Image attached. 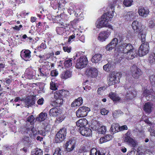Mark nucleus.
Wrapping results in <instances>:
<instances>
[{
  "label": "nucleus",
  "mask_w": 155,
  "mask_h": 155,
  "mask_svg": "<svg viewBox=\"0 0 155 155\" xmlns=\"http://www.w3.org/2000/svg\"><path fill=\"white\" fill-rule=\"evenodd\" d=\"M117 50L119 52L124 53L128 59H133L137 54V51L130 43H123L117 47Z\"/></svg>",
  "instance_id": "obj_1"
},
{
  "label": "nucleus",
  "mask_w": 155,
  "mask_h": 155,
  "mask_svg": "<svg viewBox=\"0 0 155 155\" xmlns=\"http://www.w3.org/2000/svg\"><path fill=\"white\" fill-rule=\"evenodd\" d=\"M112 7L111 12L104 14L100 18L97 20L95 23L97 28H100L103 27H108L113 30L112 26L109 23L114 16V9Z\"/></svg>",
  "instance_id": "obj_2"
},
{
  "label": "nucleus",
  "mask_w": 155,
  "mask_h": 155,
  "mask_svg": "<svg viewBox=\"0 0 155 155\" xmlns=\"http://www.w3.org/2000/svg\"><path fill=\"white\" fill-rule=\"evenodd\" d=\"M122 74L120 72H113L110 75L109 77L108 81L109 86L114 85L119 82L120 78L121 77Z\"/></svg>",
  "instance_id": "obj_3"
},
{
  "label": "nucleus",
  "mask_w": 155,
  "mask_h": 155,
  "mask_svg": "<svg viewBox=\"0 0 155 155\" xmlns=\"http://www.w3.org/2000/svg\"><path fill=\"white\" fill-rule=\"evenodd\" d=\"M87 63V58L84 56H81L77 59L75 67L77 69H82L85 67Z\"/></svg>",
  "instance_id": "obj_4"
},
{
  "label": "nucleus",
  "mask_w": 155,
  "mask_h": 155,
  "mask_svg": "<svg viewBox=\"0 0 155 155\" xmlns=\"http://www.w3.org/2000/svg\"><path fill=\"white\" fill-rule=\"evenodd\" d=\"M149 44L147 42L143 43L140 46L138 52L139 55L142 56L146 55L148 53L149 50Z\"/></svg>",
  "instance_id": "obj_5"
},
{
  "label": "nucleus",
  "mask_w": 155,
  "mask_h": 155,
  "mask_svg": "<svg viewBox=\"0 0 155 155\" xmlns=\"http://www.w3.org/2000/svg\"><path fill=\"white\" fill-rule=\"evenodd\" d=\"M125 88L126 89L128 90L127 91V94L125 98V100L127 101H128L133 99L136 97L137 94L136 92L134 89L130 87V86L129 88H128L126 86H125Z\"/></svg>",
  "instance_id": "obj_6"
},
{
  "label": "nucleus",
  "mask_w": 155,
  "mask_h": 155,
  "mask_svg": "<svg viewBox=\"0 0 155 155\" xmlns=\"http://www.w3.org/2000/svg\"><path fill=\"white\" fill-rule=\"evenodd\" d=\"M66 135V129L64 128L61 129L57 134L55 140L57 143H60L65 138Z\"/></svg>",
  "instance_id": "obj_7"
},
{
  "label": "nucleus",
  "mask_w": 155,
  "mask_h": 155,
  "mask_svg": "<svg viewBox=\"0 0 155 155\" xmlns=\"http://www.w3.org/2000/svg\"><path fill=\"white\" fill-rule=\"evenodd\" d=\"M90 110L89 107L85 106L80 107L76 112L77 116L78 117H84L87 115Z\"/></svg>",
  "instance_id": "obj_8"
},
{
  "label": "nucleus",
  "mask_w": 155,
  "mask_h": 155,
  "mask_svg": "<svg viewBox=\"0 0 155 155\" xmlns=\"http://www.w3.org/2000/svg\"><path fill=\"white\" fill-rule=\"evenodd\" d=\"M143 95L147 101H155V94L152 90H145L143 92Z\"/></svg>",
  "instance_id": "obj_9"
},
{
  "label": "nucleus",
  "mask_w": 155,
  "mask_h": 155,
  "mask_svg": "<svg viewBox=\"0 0 155 155\" xmlns=\"http://www.w3.org/2000/svg\"><path fill=\"white\" fill-rule=\"evenodd\" d=\"M132 27L134 31H136V32L143 30L145 28L144 25L137 20H134L133 22Z\"/></svg>",
  "instance_id": "obj_10"
},
{
  "label": "nucleus",
  "mask_w": 155,
  "mask_h": 155,
  "mask_svg": "<svg viewBox=\"0 0 155 155\" xmlns=\"http://www.w3.org/2000/svg\"><path fill=\"white\" fill-rule=\"evenodd\" d=\"M111 32L107 30L106 31L101 32L98 37V39L101 42H103L108 38L110 35Z\"/></svg>",
  "instance_id": "obj_11"
},
{
  "label": "nucleus",
  "mask_w": 155,
  "mask_h": 155,
  "mask_svg": "<svg viewBox=\"0 0 155 155\" xmlns=\"http://www.w3.org/2000/svg\"><path fill=\"white\" fill-rule=\"evenodd\" d=\"M36 74L35 70L31 67L27 68L25 73L26 78L31 79L35 78V76Z\"/></svg>",
  "instance_id": "obj_12"
},
{
  "label": "nucleus",
  "mask_w": 155,
  "mask_h": 155,
  "mask_svg": "<svg viewBox=\"0 0 155 155\" xmlns=\"http://www.w3.org/2000/svg\"><path fill=\"white\" fill-rule=\"evenodd\" d=\"M132 76L135 78H138L142 74L141 70L135 65H133L131 68Z\"/></svg>",
  "instance_id": "obj_13"
},
{
  "label": "nucleus",
  "mask_w": 155,
  "mask_h": 155,
  "mask_svg": "<svg viewBox=\"0 0 155 155\" xmlns=\"http://www.w3.org/2000/svg\"><path fill=\"white\" fill-rule=\"evenodd\" d=\"M94 124L95 125L93 126V124L92 125V128L94 130H97L99 134H103L106 131V130L105 126H100L99 124L97 122L95 123Z\"/></svg>",
  "instance_id": "obj_14"
},
{
  "label": "nucleus",
  "mask_w": 155,
  "mask_h": 155,
  "mask_svg": "<svg viewBox=\"0 0 155 155\" xmlns=\"http://www.w3.org/2000/svg\"><path fill=\"white\" fill-rule=\"evenodd\" d=\"M130 133L127 132L124 137V141L129 144L132 145V147H135L136 145V141L130 137Z\"/></svg>",
  "instance_id": "obj_15"
},
{
  "label": "nucleus",
  "mask_w": 155,
  "mask_h": 155,
  "mask_svg": "<svg viewBox=\"0 0 155 155\" xmlns=\"http://www.w3.org/2000/svg\"><path fill=\"white\" fill-rule=\"evenodd\" d=\"M86 73L89 77L95 78L97 75L98 71L97 69L96 68L91 67L87 69Z\"/></svg>",
  "instance_id": "obj_16"
},
{
  "label": "nucleus",
  "mask_w": 155,
  "mask_h": 155,
  "mask_svg": "<svg viewBox=\"0 0 155 155\" xmlns=\"http://www.w3.org/2000/svg\"><path fill=\"white\" fill-rule=\"evenodd\" d=\"M70 25L65 24L62 25L60 27H57L56 29V31L58 34L62 35L64 32L69 30L70 29Z\"/></svg>",
  "instance_id": "obj_17"
},
{
  "label": "nucleus",
  "mask_w": 155,
  "mask_h": 155,
  "mask_svg": "<svg viewBox=\"0 0 155 155\" xmlns=\"http://www.w3.org/2000/svg\"><path fill=\"white\" fill-rule=\"evenodd\" d=\"M21 57L24 60L27 61L31 57V52L28 50H23L20 53Z\"/></svg>",
  "instance_id": "obj_18"
},
{
  "label": "nucleus",
  "mask_w": 155,
  "mask_h": 155,
  "mask_svg": "<svg viewBox=\"0 0 155 155\" xmlns=\"http://www.w3.org/2000/svg\"><path fill=\"white\" fill-rule=\"evenodd\" d=\"M64 147L66 151L71 152L72 151L75 147L74 143L71 140L67 141L64 145Z\"/></svg>",
  "instance_id": "obj_19"
},
{
  "label": "nucleus",
  "mask_w": 155,
  "mask_h": 155,
  "mask_svg": "<svg viewBox=\"0 0 155 155\" xmlns=\"http://www.w3.org/2000/svg\"><path fill=\"white\" fill-rule=\"evenodd\" d=\"M138 12L140 16L146 18L149 14V11L147 8L140 7L139 8Z\"/></svg>",
  "instance_id": "obj_20"
},
{
  "label": "nucleus",
  "mask_w": 155,
  "mask_h": 155,
  "mask_svg": "<svg viewBox=\"0 0 155 155\" xmlns=\"http://www.w3.org/2000/svg\"><path fill=\"white\" fill-rule=\"evenodd\" d=\"M79 131L81 134L83 136L88 137L91 134V130L88 127L79 128Z\"/></svg>",
  "instance_id": "obj_21"
},
{
  "label": "nucleus",
  "mask_w": 155,
  "mask_h": 155,
  "mask_svg": "<svg viewBox=\"0 0 155 155\" xmlns=\"http://www.w3.org/2000/svg\"><path fill=\"white\" fill-rule=\"evenodd\" d=\"M72 75V71L68 70L63 72L60 75L61 79L64 80L68 79L71 77Z\"/></svg>",
  "instance_id": "obj_22"
},
{
  "label": "nucleus",
  "mask_w": 155,
  "mask_h": 155,
  "mask_svg": "<svg viewBox=\"0 0 155 155\" xmlns=\"http://www.w3.org/2000/svg\"><path fill=\"white\" fill-rule=\"evenodd\" d=\"M61 114V112L56 107H53L49 111V114L50 116L55 117Z\"/></svg>",
  "instance_id": "obj_23"
},
{
  "label": "nucleus",
  "mask_w": 155,
  "mask_h": 155,
  "mask_svg": "<svg viewBox=\"0 0 155 155\" xmlns=\"http://www.w3.org/2000/svg\"><path fill=\"white\" fill-rule=\"evenodd\" d=\"M88 122L85 118L80 119L76 122V125L77 126L80 127V128L84 127L87 125Z\"/></svg>",
  "instance_id": "obj_24"
},
{
  "label": "nucleus",
  "mask_w": 155,
  "mask_h": 155,
  "mask_svg": "<svg viewBox=\"0 0 155 155\" xmlns=\"http://www.w3.org/2000/svg\"><path fill=\"white\" fill-rule=\"evenodd\" d=\"M110 130L112 133L114 134L120 131V127L118 124H113L111 125Z\"/></svg>",
  "instance_id": "obj_25"
},
{
  "label": "nucleus",
  "mask_w": 155,
  "mask_h": 155,
  "mask_svg": "<svg viewBox=\"0 0 155 155\" xmlns=\"http://www.w3.org/2000/svg\"><path fill=\"white\" fill-rule=\"evenodd\" d=\"M153 105L150 102L146 103L144 105V110L148 113H150L153 108Z\"/></svg>",
  "instance_id": "obj_26"
},
{
  "label": "nucleus",
  "mask_w": 155,
  "mask_h": 155,
  "mask_svg": "<svg viewBox=\"0 0 155 155\" xmlns=\"http://www.w3.org/2000/svg\"><path fill=\"white\" fill-rule=\"evenodd\" d=\"M83 103V99L82 97H79L73 101L71 104L72 107H75L80 106Z\"/></svg>",
  "instance_id": "obj_27"
},
{
  "label": "nucleus",
  "mask_w": 155,
  "mask_h": 155,
  "mask_svg": "<svg viewBox=\"0 0 155 155\" xmlns=\"http://www.w3.org/2000/svg\"><path fill=\"white\" fill-rule=\"evenodd\" d=\"M59 84L54 80L52 79L50 83V89L51 90L56 91L58 89Z\"/></svg>",
  "instance_id": "obj_28"
},
{
  "label": "nucleus",
  "mask_w": 155,
  "mask_h": 155,
  "mask_svg": "<svg viewBox=\"0 0 155 155\" xmlns=\"http://www.w3.org/2000/svg\"><path fill=\"white\" fill-rule=\"evenodd\" d=\"M134 17V13L132 11L127 12L124 16L125 19L127 21L133 19Z\"/></svg>",
  "instance_id": "obj_29"
},
{
  "label": "nucleus",
  "mask_w": 155,
  "mask_h": 155,
  "mask_svg": "<svg viewBox=\"0 0 155 155\" xmlns=\"http://www.w3.org/2000/svg\"><path fill=\"white\" fill-rule=\"evenodd\" d=\"M112 138V136L110 135H107L100 138L99 142L102 143L111 140Z\"/></svg>",
  "instance_id": "obj_30"
},
{
  "label": "nucleus",
  "mask_w": 155,
  "mask_h": 155,
  "mask_svg": "<svg viewBox=\"0 0 155 155\" xmlns=\"http://www.w3.org/2000/svg\"><path fill=\"white\" fill-rule=\"evenodd\" d=\"M102 55L100 54H96L92 58L91 60L93 62L97 63L101 60Z\"/></svg>",
  "instance_id": "obj_31"
},
{
  "label": "nucleus",
  "mask_w": 155,
  "mask_h": 155,
  "mask_svg": "<svg viewBox=\"0 0 155 155\" xmlns=\"http://www.w3.org/2000/svg\"><path fill=\"white\" fill-rule=\"evenodd\" d=\"M47 116V113H46L41 112L36 118V120L38 121H43L46 119Z\"/></svg>",
  "instance_id": "obj_32"
},
{
  "label": "nucleus",
  "mask_w": 155,
  "mask_h": 155,
  "mask_svg": "<svg viewBox=\"0 0 155 155\" xmlns=\"http://www.w3.org/2000/svg\"><path fill=\"white\" fill-rule=\"evenodd\" d=\"M25 102L26 105L28 107L35 104V100L33 99L26 98L25 100Z\"/></svg>",
  "instance_id": "obj_33"
},
{
  "label": "nucleus",
  "mask_w": 155,
  "mask_h": 155,
  "mask_svg": "<svg viewBox=\"0 0 155 155\" xmlns=\"http://www.w3.org/2000/svg\"><path fill=\"white\" fill-rule=\"evenodd\" d=\"M109 96L113 101H118L120 100V98L115 93L111 92L109 94Z\"/></svg>",
  "instance_id": "obj_34"
},
{
  "label": "nucleus",
  "mask_w": 155,
  "mask_h": 155,
  "mask_svg": "<svg viewBox=\"0 0 155 155\" xmlns=\"http://www.w3.org/2000/svg\"><path fill=\"white\" fill-rule=\"evenodd\" d=\"M103 68L104 70L108 72L113 69V64L111 63H108L104 66Z\"/></svg>",
  "instance_id": "obj_35"
},
{
  "label": "nucleus",
  "mask_w": 155,
  "mask_h": 155,
  "mask_svg": "<svg viewBox=\"0 0 155 155\" xmlns=\"http://www.w3.org/2000/svg\"><path fill=\"white\" fill-rule=\"evenodd\" d=\"M43 152L40 149H35L31 151V155H42Z\"/></svg>",
  "instance_id": "obj_36"
},
{
  "label": "nucleus",
  "mask_w": 155,
  "mask_h": 155,
  "mask_svg": "<svg viewBox=\"0 0 155 155\" xmlns=\"http://www.w3.org/2000/svg\"><path fill=\"white\" fill-rule=\"evenodd\" d=\"M43 69L39 68L38 69V73L37 74V75L40 77L45 78L47 75V74L46 73H45L43 71Z\"/></svg>",
  "instance_id": "obj_37"
},
{
  "label": "nucleus",
  "mask_w": 155,
  "mask_h": 155,
  "mask_svg": "<svg viewBox=\"0 0 155 155\" xmlns=\"http://www.w3.org/2000/svg\"><path fill=\"white\" fill-rule=\"evenodd\" d=\"M149 61L151 64H155V54L154 53H151L149 58Z\"/></svg>",
  "instance_id": "obj_38"
},
{
  "label": "nucleus",
  "mask_w": 155,
  "mask_h": 155,
  "mask_svg": "<svg viewBox=\"0 0 155 155\" xmlns=\"http://www.w3.org/2000/svg\"><path fill=\"white\" fill-rule=\"evenodd\" d=\"M54 103L55 106L57 107H60L63 103V100L62 98L55 99Z\"/></svg>",
  "instance_id": "obj_39"
},
{
  "label": "nucleus",
  "mask_w": 155,
  "mask_h": 155,
  "mask_svg": "<svg viewBox=\"0 0 155 155\" xmlns=\"http://www.w3.org/2000/svg\"><path fill=\"white\" fill-rule=\"evenodd\" d=\"M72 61L71 59L65 60L64 63V66L66 68H69L72 65Z\"/></svg>",
  "instance_id": "obj_40"
},
{
  "label": "nucleus",
  "mask_w": 155,
  "mask_h": 155,
  "mask_svg": "<svg viewBox=\"0 0 155 155\" xmlns=\"http://www.w3.org/2000/svg\"><path fill=\"white\" fill-rule=\"evenodd\" d=\"M141 30L140 31L139 33V35L140 36V38L142 42H144L146 40V33L145 32Z\"/></svg>",
  "instance_id": "obj_41"
},
{
  "label": "nucleus",
  "mask_w": 155,
  "mask_h": 155,
  "mask_svg": "<svg viewBox=\"0 0 155 155\" xmlns=\"http://www.w3.org/2000/svg\"><path fill=\"white\" fill-rule=\"evenodd\" d=\"M133 2V0H124L123 4L125 7H129L132 5Z\"/></svg>",
  "instance_id": "obj_42"
},
{
  "label": "nucleus",
  "mask_w": 155,
  "mask_h": 155,
  "mask_svg": "<svg viewBox=\"0 0 155 155\" xmlns=\"http://www.w3.org/2000/svg\"><path fill=\"white\" fill-rule=\"evenodd\" d=\"M62 91L61 90L56 91L54 93V98L55 99L62 98V95L61 94Z\"/></svg>",
  "instance_id": "obj_43"
},
{
  "label": "nucleus",
  "mask_w": 155,
  "mask_h": 155,
  "mask_svg": "<svg viewBox=\"0 0 155 155\" xmlns=\"http://www.w3.org/2000/svg\"><path fill=\"white\" fill-rule=\"evenodd\" d=\"M30 132L31 134H29V135L31 137H32L33 138H34V137L32 135H33V136L34 137L37 134V130L33 127L32 128L31 127V130Z\"/></svg>",
  "instance_id": "obj_44"
},
{
  "label": "nucleus",
  "mask_w": 155,
  "mask_h": 155,
  "mask_svg": "<svg viewBox=\"0 0 155 155\" xmlns=\"http://www.w3.org/2000/svg\"><path fill=\"white\" fill-rule=\"evenodd\" d=\"M61 153L62 151L61 149L58 147L55 149L53 155H62Z\"/></svg>",
  "instance_id": "obj_45"
},
{
  "label": "nucleus",
  "mask_w": 155,
  "mask_h": 155,
  "mask_svg": "<svg viewBox=\"0 0 155 155\" xmlns=\"http://www.w3.org/2000/svg\"><path fill=\"white\" fill-rule=\"evenodd\" d=\"M46 48V45L44 43H42L40 45L37 47L39 51H41L42 49H45Z\"/></svg>",
  "instance_id": "obj_46"
},
{
  "label": "nucleus",
  "mask_w": 155,
  "mask_h": 155,
  "mask_svg": "<svg viewBox=\"0 0 155 155\" xmlns=\"http://www.w3.org/2000/svg\"><path fill=\"white\" fill-rule=\"evenodd\" d=\"M118 39L116 38H114L110 41V43L113 45V46L115 47L118 43Z\"/></svg>",
  "instance_id": "obj_47"
},
{
  "label": "nucleus",
  "mask_w": 155,
  "mask_h": 155,
  "mask_svg": "<svg viewBox=\"0 0 155 155\" xmlns=\"http://www.w3.org/2000/svg\"><path fill=\"white\" fill-rule=\"evenodd\" d=\"M115 47L113 46V45L110 43H109L106 46V49L107 50L110 51L113 49Z\"/></svg>",
  "instance_id": "obj_48"
},
{
  "label": "nucleus",
  "mask_w": 155,
  "mask_h": 155,
  "mask_svg": "<svg viewBox=\"0 0 155 155\" xmlns=\"http://www.w3.org/2000/svg\"><path fill=\"white\" fill-rule=\"evenodd\" d=\"M149 79L151 84H155V75H152L150 76Z\"/></svg>",
  "instance_id": "obj_49"
},
{
  "label": "nucleus",
  "mask_w": 155,
  "mask_h": 155,
  "mask_svg": "<svg viewBox=\"0 0 155 155\" xmlns=\"http://www.w3.org/2000/svg\"><path fill=\"white\" fill-rule=\"evenodd\" d=\"M63 49L64 52H67L68 53H69L71 51V48L70 46H64L63 47Z\"/></svg>",
  "instance_id": "obj_50"
},
{
  "label": "nucleus",
  "mask_w": 155,
  "mask_h": 155,
  "mask_svg": "<svg viewBox=\"0 0 155 155\" xmlns=\"http://www.w3.org/2000/svg\"><path fill=\"white\" fill-rule=\"evenodd\" d=\"M148 131L150 132V135L155 137V130L152 129L151 127H150L148 129Z\"/></svg>",
  "instance_id": "obj_51"
},
{
  "label": "nucleus",
  "mask_w": 155,
  "mask_h": 155,
  "mask_svg": "<svg viewBox=\"0 0 155 155\" xmlns=\"http://www.w3.org/2000/svg\"><path fill=\"white\" fill-rule=\"evenodd\" d=\"M105 89V88L104 87H101L99 88L97 90V93L98 94L101 95L102 94L103 92Z\"/></svg>",
  "instance_id": "obj_52"
},
{
  "label": "nucleus",
  "mask_w": 155,
  "mask_h": 155,
  "mask_svg": "<svg viewBox=\"0 0 155 155\" xmlns=\"http://www.w3.org/2000/svg\"><path fill=\"white\" fill-rule=\"evenodd\" d=\"M68 12L71 15V14L73 13V12H74V15L76 16H78V14H76V13L75 12L74 10V9H73V7H71L68 10Z\"/></svg>",
  "instance_id": "obj_53"
},
{
  "label": "nucleus",
  "mask_w": 155,
  "mask_h": 155,
  "mask_svg": "<svg viewBox=\"0 0 155 155\" xmlns=\"http://www.w3.org/2000/svg\"><path fill=\"white\" fill-rule=\"evenodd\" d=\"M64 117L63 115H61L59 117L57 118V121L59 123L61 122L64 120Z\"/></svg>",
  "instance_id": "obj_54"
},
{
  "label": "nucleus",
  "mask_w": 155,
  "mask_h": 155,
  "mask_svg": "<svg viewBox=\"0 0 155 155\" xmlns=\"http://www.w3.org/2000/svg\"><path fill=\"white\" fill-rule=\"evenodd\" d=\"M35 120V118L33 115H31L28 117L27 121L31 123H32Z\"/></svg>",
  "instance_id": "obj_55"
},
{
  "label": "nucleus",
  "mask_w": 155,
  "mask_h": 155,
  "mask_svg": "<svg viewBox=\"0 0 155 155\" xmlns=\"http://www.w3.org/2000/svg\"><path fill=\"white\" fill-rule=\"evenodd\" d=\"M58 74V72L56 70L52 71L51 72V75L52 76H56Z\"/></svg>",
  "instance_id": "obj_56"
},
{
  "label": "nucleus",
  "mask_w": 155,
  "mask_h": 155,
  "mask_svg": "<svg viewBox=\"0 0 155 155\" xmlns=\"http://www.w3.org/2000/svg\"><path fill=\"white\" fill-rule=\"evenodd\" d=\"M101 113L102 115H105L107 114L109 111L105 108H103L101 110Z\"/></svg>",
  "instance_id": "obj_57"
},
{
  "label": "nucleus",
  "mask_w": 155,
  "mask_h": 155,
  "mask_svg": "<svg viewBox=\"0 0 155 155\" xmlns=\"http://www.w3.org/2000/svg\"><path fill=\"white\" fill-rule=\"evenodd\" d=\"M120 113L119 110H116L113 114V117L114 118H116L119 116Z\"/></svg>",
  "instance_id": "obj_58"
},
{
  "label": "nucleus",
  "mask_w": 155,
  "mask_h": 155,
  "mask_svg": "<svg viewBox=\"0 0 155 155\" xmlns=\"http://www.w3.org/2000/svg\"><path fill=\"white\" fill-rule=\"evenodd\" d=\"M149 26L150 28H153L155 26V24L153 21H150L149 22Z\"/></svg>",
  "instance_id": "obj_59"
},
{
  "label": "nucleus",
  "mask_w": 155,
  "mask_h": 155,
  "mask_svg": "<svg viewBox=\"0 0 155 155\" xmlns=\"http://www.w3.org/2000/svg\"><path fill=\"white\" fill-rule=\"evenodd\" d=\"M22 27V25H20L19 26H15V27H13V28L15 30L17 31H19L21 29Z\"/></svg>",
  "instance_id": "obj_60"
},
{
  "label": "nucleus",
  "mask_w": 155,
  "mask_h": 155,
  "mask_svg": "<svg viewBox=\"0 0 155 155\" xmlns=\"http://www.w3.org/2000/svg\"><path fill=\"white\" fill-rule=\"evenodd\" d=\"M97 150L95 148L92 149L90 151V154H97Z\"/></svg>",
  "instance_id": "obj_61"
},
{
  "label": "nucleus",
  "mask_w": 155,
  "mask_h": 155,
  "mask_svg": "<svg viewBox=\"0 0 155 155\" xmlns=\"http://www.w3.org/2000/svg\"><path fill=\"white\" fill-rule=\"evenodd\" d=\"M44 100L43 98L39 99L37 101V103L39 105H42L43 103Z\"/></svg>",
  "instance_id": "obj_62"
},
{
  "label": "nucleus",
  "mask_w": 155,
  "mask_h": 155,
  "mask_svg": "<svg viewBox=\"0 0 155 155\" xmlns=\"http://www.w3.org/2000/svg\"><path fill=\"white\" fill-rule=\"evenodd\" d=\"M78 21V20H74L71 22V25L73 27H74V25H76Z\"/></svg>",
  "instance_id": "obj_63"
},
{
  "label": "nucleus",
  "mask_w": 155,
  "mask_h": 155,
  "mask_svg": "<svg viewBox=\"0 0 155 155\" xmlns=\"http://www.w3.org/2000/svg\"><path fill=\"white\" fill-rule=\"evenodd\" d=\"M136 150H132L130 151H129L127 153V155H134Z\"/></svg>",
  "instance_id": "obj_64"
}]
</instances>
